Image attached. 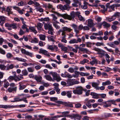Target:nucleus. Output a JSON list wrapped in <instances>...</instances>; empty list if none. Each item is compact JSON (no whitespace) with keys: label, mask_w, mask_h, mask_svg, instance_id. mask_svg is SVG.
I'll return each instance as SVG.
<instances>
[{"label":"nucleus","mask_w":120,"mask_h":120,"mask_svg":"<svg viewBox=\"0 0 120 120\" xmlns=\"http://www.w3.org/2000/svg\"><path fill=\"white\" fill-rule=\"evenodd\" d=\"M79 14V12H76L72 11L70 13V15L65 13L63 14H60L59 16H61L65 19H67L71 20L74 19L75 17Z\"/></svg>","instance_id":"obj_1"},{"label":"nucleus","mask_w":120,"mask_h":120,"mask_svg":"<svg viewBox=\"0 0 120 120\" xmlns=\"http://www.w3.org/2000/svg\"><path fill=\"white\" fill-rule=\"evenodd\" d=\"M76 89L73 90V93L75 94L80 95L82 94L84 89L81 86L76 87Z\"/></svg>","instance_id":"obj_2"},{"label":"nucleus","mask_w":120,"mask_h":120,"mask_svg":"<svg viewBox=\"0 0 120 120\" xmlns=\"http://www.w3.org/2000/svg\"><path fill=\"white\" fill-rule=\"evenodd\" d=\"M113 100H109L103 102L101 103V105H103L104 108L111 107L112 104H113Z\"/></svg>","instance_id":"obj_3"},{"label":"nucleus","mask_w":120,"mask_h":120,"mask_svg":"<svg viewBox=\"0 0 120 120\" xmlns=\"http://www.w3.org/2000/svg\"><path fill=\"white\" fill-rule=\"evenodd\" d=\"M5 26L8 27L7 29L9 30H12V28L15 29L17 28V24L15 23L11 24H9L8 23H6L5 24Z\"/></svg>","instance_id":"obj_4"},{"label":"nucleus","mask_w":120,"mask_h":120,"mask_svg":"<svg viewBox=\"0 0 120 120\" xmlns=\"http://www.w3.org/2000/svg\"><path fill=\"white\" fill-rule=\"evenodd\" d=\"M47 7L48 8L50 12L53 13L57 15L58 16H60V14L54 11L55 10V9L53 7V6L52 4L49 3H48Z\"/></svg>","instance_id":"obj_5"},{"label":"nucleus","mask_w":120,"mask_h":120,"mask_svg":"<svg viewBox=\"0 0 120 120\" xmlns=\"http://www.w3.org/2000/svg\"><path fill=\"white\" fill-rule=\"evenodd\" d=\"M53 77L54 80H56L58 82L60 81L61 79L59 75L57 73L55 72H52L51 74Z\"/></svg>","instance_id":"obj_6"},{"label":"nucleus","mask_w":120,"mask_h":120,"mask_svg":"<svg viewBox=\"0 0 120 120\" xmlns=\"http://www.w3.org/2000/svg\"><path fill=\"white\" fill-rule=\"evenodd\" d=\"M75 47L76 49L78 50V49H79V51L81 52H84L87 53L89 52V50L87 49L81 47H79V46L78 45H75Z\"/></svg>","instance_id":"obj_7"},{"label":"nucleus","mask_w":120,"mask_h":120,"mask_svg":"<svg viewBox=\"0 0 120 120\" xmlns=\"http://www.w3.org/2000/svg\"><path fill=\"white\" fill-rule=\"evenodd\" d=\"M73 0L74 1V3L72 4V6L76 7H79L80 8L81 4V2L78 0Z\"/></svg>","instance_id":"obj_8"},{"label":"nucleus","mask_w":120,"mask_h":120,"mask_svg":"<svg viewBox=\"0 0 120 120\" xmlns=\"http://www.w3.org/2000/svg\"><path fill=\"white\" fill-rule=\"evenodd\" d=\"M72 119L74 118V120H80L82 118V116L78 113L72 114Z\"/></svg>","instance_id":"obj_9"},{"label":"nucleus","mask_w":120,"mask_h":120,"mask_svg":"<svg viewBox=\"0 0 120 120\" xmlns=\"http://www.w3.org/2000/svg\"><path fill=\"white\" fill-rule=\"evenodd\" d=\"M44 27L45 30H47L48 29H51L52 28V25L50 23H45L44 24Z\"/></svg>","instance_id":"obj_10"},{"label":"nucleus","mask_w":120,"mask_h":120,"mask_svg":"<svg viewBox=\"0 0 120 120\" xmlns=\"http://www.w3.org/2000/svg\"><path fill=\"white\" fill-rule=\"evenodd\" d=\"M6 17L4 16L0 15V25L2 26L3 25V24L5 22Z\"/></svg>","instance_id":"obj_11"},{"label":"nucleus","mask_w":120,"mask_h":120,"mask_svg":"<svg viewBox=\"0 0 120 120\" xmlns=\"http://www.w3.org/2000/svg\"><path fill=\"white\" fill-rule=\"evenodd\" d=\"M21 51L22 53L26 55L32 56V54L30 52H29L28 51H26L25 49H22L21 50Z\"/></svg>","instance_id":"obj_12"},{"label":"nucleus","mask_w":120,"mask_h":120,"mask_svg":"<svg viewBox=\"0 0 120 120\" xmlns=\"http://www.w3.org/2000/svg\"><path fill=\"white\" fill-rule=\"evenodd\" d=\"M48 49L51 50H53L55 49L56 50V51H57L58 48L55 45H49L48 47Z\"/></svg>","instance_id":"obj_13"},{"label":"nucleus","mask_w":120,"mask_h":120,"mask_svg":"<svg viewBox=\"0 0 120 120\" xmlns=\"http://www.w3.org/2000/svg\"><path fill=\"white\" fill-rule=\"evenodd\" d=\"M71 26L74 29L75 32L77 34L79 33V31H78L77 26L75 24H73L71 25Z\"/></svg>","instance_id":"obj_14"},{"label":"nucleus","mask_w":120,"mask_h":120,"mask_svg":"<svg viewBox=\"0 0 120 120\" xmlns=\"http://www.w3.org/2000/svg\"><path fill=\"white\" fill-rule=\"evenodd\" d=\"M88 26L90 27H91L94 26L93 20L91 19H89L88 20Z\"/></svg>","instance_id":"obj_15"},{"label":"nucleus","mask_w":120,"mask_h":120,"mask_svg":"<svg viewBox=\"0 0 120 120\" xmlns=\"http://www.w3.org/2000/svg\"><path fill=\"white\" fill-rule=\"evenodd\" d=\"M43 26V24L42 23L39 22L38 23L37 26L36 27H37L38 30L40 31L43 30L42 28Z\"/></svg>","instance_id":"obj_16"},{"label":"nucleus","mask_w":120,"mask_h":120,"mask_svg":"<svg viewBox=\"0 0 120 120\" xmlns=\"http://www.w3.org/2000/svg\"><path fill=\"white\" fill-rule=\"evenodd\" d=\"M73 80L69 79H68L67 81V86H69L73 85Z\"/></svg>","instance_id":"obj_17"},{"label":"nucleus","mask_w":120,"mask_h":120,"mask_svg":"<svg viewBox=\"0 0 120 120\" xmlns=\"http://www.w3.org/2000/svg\"><path fill=\"white\" fill-rule=\"evenodd\" d=\"M90 95L92 96V97L94 98L98 99L99 97V94H97L94 92H91L90 93Z\"/></svg>","instance_id":"obj_18"},{"label":"nucleus","mask_w":120,"mask_h":120,"mask_svg":"<svg viewBox=\"0 0 120 120\" xmlns=\"http://www.w3.org/2000/svg\"><path fill=\"white\" fill-rule=\"evenodd\" d=\"M17 89V87H9L8 88L7 90L9 92H11L13 91L16 92Z\"/></svg>","instance_id":"obj_19"},{"label":"nucleus","mask_w":120,"mask_h":120,"mask_svg":"<svg viewBox=\"0 0 120 120\" xmlns=\"http://www.w3.org/2000/svg\"><path fill=\"white\" fill-rule=\"evenodd\" d=\"M34 79L36 80L37 82H41L42 80V78L41 77L37 75L35 76Z\"/></svg>","instance_id":"obj_20"},{"label":"nucleus","mask_w":120,"mask_h":120,"mask_svg":"<svg viewBox=\"0 0 120 120\" xmlns=\"http://www.w3.org/2000/svg\"><path fill=\"white\" fill-rule=\"evenodd\" d=\"M29 29L31 30V31L34 33L35 34L37 33V31L36 30V28L34 26H30L29 27Z\"/></svg>","instance_id":"obj_21"},{"label":"nucleus","mask_w":120,"mask_h":120,"mask_svg":"<svg viewBox=\"0 0 120 120\" xmlns=\"http://www.w3.org/2000/svg\"><path fill=\"white\" fill-rule=\"evenodd\" d=\"M92 85L93 87H94L95 89L99 90V87H98L99 84L97 82H93L92 83Z\"/></svg>","instance_id":"obj_22"},{"label":"nucleus","mask_w":120,"mask_h":120,"mask_svg":"<svg viewBox=\"0 0 120 120\" xmlns=\"http://www.w3.org/2000/svg\"><path fill=\"white\" fill-rule=\"evenodd\" d=\"M63 30L65 32L68 31L70 32L72 30V29H71L70 28L68 27H67L64 26L63 28Z\"/></svg>","instance_id":"obj_23"},{"label":"nucleus","mask_w":120,"mask_h":120,"mask_svg":"<svg viewBox=\"0 0 120 120\" xmlns=\"http://www.w3.org/2000/svg\"><path fill=\"white\" fill-rule=\"evenodd\" d=\"M106 19L108 22H111L114 20L116 19V18L114 17L113 15L112 17L111 18L107 17Z\"/></svg>","instance_id":"obj_24"},{"label":"nucleus","mask_w":120,"mask_h":120,"mask_svg":"<svg viewBox=\"0 0 120 120\" xmlns=\"http://www.w3.org/2000/svg\"><path fill=\"white\" fill-rule=\"evenodd\" d=\"M29 41H30L31 43H38V41L37 38H34L33 39H31V41H30V39H29Z\"/></svg>","instance_id":"obj_25"},{"label":"nucleus","mask_w":120,"mask_h":120,"mask_svg":"<svg viewBox=\"0 0 120 120\" xmlns=\"http://www.w3.org/2000/svg\"><path fill=\"white\" fill-rule=\"evenodd\" d=\"M19 84V89L20 90H22L24 89L26 87V85H23L22 84H21L20 82Z\"/></svg>","instance_id":"obj_26"},{"label":"nucleus","mask_w":120,"mask_h":120,"mask_svg":"<svg viewBox=\"0 0 120 120\" xmlns=\"http://www.w3.org/2000/svg\"><path fill=\"white\" fill-rule=\"evenodd\" d=\"M64 116L63 115H57L53 117H50V120H57L56 118Z\"/></svg>","instance_id":"obj_27"},{"label":"nucleus","mask_w":120,"mask_h":120,"mask_svg":"<svg viewBox=\"0 0 120 120\" xmlns=\"http://www.w3.org/2000/svg\"><path fill=\"white\" fill-rule=\"evenodd\" d=\"M98 63V61L97 59H94L93 60L90 62V64L93 65L94 64H97Z\"/></svg>","instance_id":"obj_28"},{"label":"nucleus","mask_w":120,"mask_h":120,"mask_svg":"<svg viewBox=\"0 0 120 120\" xmlns=\"http://www.w3.org/2000/svg\"><path fill=\"white\" fill-rule=\"evenodd\" d=\"M64 103H65L64 104L65 105V106L66 107H73V105L71 103L69 102L67 103V102H65Z\"/></svg>","instance_id":"obj_29"},{"label":"nucleus","mask_w":120,"mask_h":120,"mask_svg":"<svg viewBox=\"0 0 120 120\" xmlns=\"http://www.w3.org/2000/svg\"><path fill=\"white\" fill-rule=\"evenodd\" d=\"M6 11L8 12V14L9 16L10 15V14H13V12L11 11L9 8L8 7H7Z\"/></svg>","instance_id":"obj_30"},{"label":"nucleus","mask_w":120,"mask_h":120,"mask_svg":"<svg viewBox=\"0 0 120 120\" xmlns=\"http://www.w3.org/2000/svg\"><path fill=\"white\" fill-rule=\"evenodd\" d=\"M14 59L15 60H17L18 61L23 62H25L26 61V60L22 58H19L17 57L14 58Z\"/></svg>","instance_id":"obj_31"},{"label":"nucleus","mask_w":120,"mask_h":120,"mask_svg":"<svg viewBox=\"0 0 120 120\" xmlns=\"http://www.w3.org/2000/svg\"><path fill=\"white\" fill-rule=\"evenodd\" d=\"M79 14L78 15H77L78 16L79 19V20L80 21H84L85 20L84 18H83L81 15H80V13L79 12Z\"/></svg>","instance_id":"obj_32"},{"label":"nucleus","mask_w":120,"mask_h":120,"mask_svg":"<svg viewBox=\"0 0 120 120\" xmlns=\"http://www.w3.org/2000/svg\"><path fill=\"white\" fill-rule=\"evenodd\" d=\"M8 79L10 81H11L10 80H14L15 82H17L18 80L17 79L15 78L13 76H10L8 78Z\"/></svg>","instance_id":"obj_33"},{"label":"nucleus","mask_w":120,"mask_h":120,"mask_svg":"<svg viewBox=\"0 0 120 120\" xmlns=\"http://www.w3.org/2000/svg\"><path fill=\"white\" fill-rule=\"evenodd\" d=\"M76 39H73L70 40L69 41V43L70 44L77 43Z\"/></svg>","instance_id":"obj_34"},{"label":"nucleus","mask_w":120,"mask_h":120,"mask_svg":"<svg viewBox=\"0 0 120 120\" xmlns=\"http://www.w3.org/2000/svg\"><path fill=\"white\" fill-rule=\"evenodd\" d=\"M102 25L103 26L107 27H109L110 26V25L109 24L105 21L102 23Z\"/></svg>","instance_id":"obj_35"},{"label":"nucleus","mask_w":120,"mask_h":120,"mask_svg":"<svg viewBox=\"0 0 120 120\" xmlns=\"http://www.w3.org/2000/svg\"><path fill=\"white\" fill-rule=\"evenodd\" d=\"M78 69V68H69L68 71L71 73H73L74 72L75 70H76Z\"/></svg>","instance_id":"obj_36"},{"label":"nucleus","mask_w":120,"mask_h":120,"mask_svg":"<svg viewBox=\"0 0 120 120\" xmlns=\"http://www.w3.org/2000/svg\"><path fill=\"white\" fill-rule=\"evenodd\" d=\"M10 107L9 105H0V108H3L7 109L8 108H10Z\"/></svg>","instance_id":"obj_37"},{"label":"nucleus","mask_w":120,"mask_h":120,"mask_svg":"<svg viewBox=\"0 0 120 120\" xmlns=\"http://www.w3.org/2000/svg\"><path fill=\"white\" fill-rule=\"evenodd\" d=\"M111 84V82L109 80H107L105 82H103L102 84L103 86H105L106 85H110Z\"/></svg>","instance_id":"obj_38"},{"label":"nucleus","mask_w":120,"mask_h":120,"mask_svg":"<svg viewBox=\"0 0 120 120\" xmlns=\"http://www.w3.org/2000/svg\"><path fill=\"white\" fill-rule=\"evenodd\" d=\"M48 33L49 34H50L52 35H53L54 34L53 32L54 29L53 28L51 29H49L48 30Z\"/></svg>","instance_id":"obj_39"},{"label":"nucleus","mask_w":120,"mask_h":120,"mask_svg":"<svg viewBox=\"0 0 120 120\" xmlns=\"http://www.w3.org/2000/svg\"><path fill=\"white\" fill-rule=\"evenodd\" d=\"M72 92L71 91H68L67 92V95L69 98H70L72 97Z\"/></svg>","instance_id":"obj_40"},{"label":"nucleus","mask_w":120,"mask_h":120,"mask_svg":"<svg viewBox=\"0 0 120 120\" xmlns=\"http://www.w3.org/2000/svg\"><path fill=\"white\" fill-rule=\"evenodd\" d=\"M41 40L45 41V40L46 36L43 35H40L39 36Z\"/></svg>","instance_id":"obj_41"},{"label":"nucleus","mask_w":120,"mask_h":120,"mask_svg":"<svg viewBox=\"0 0 120 120\" xmlns=\"http://www.w3.org/2000/svg\"><path fill=\"white\" fill-rule=\"evenodd\" d=\"M12 74L13 75H14L13 76L16 79H17L18 81H19L20 80V79L19 77L17 76L16 74V72H12Z\"/></svg>","instance_id":"obj_42"},{"label":"nucleus","mask_w":120,"mask_h":120,"mask_svg":"<svg viewBox=\"0 0 120 120\" xmlns=\"http://www.w3.org/2000/svg\"><path fill=\"white\" fill-rule=\"evenodd\" d=\"M51 15L53 17L52 21H55L56 22H57V21H56L57 19V17L53 14H52Z\"/></svg>","instance_id":"obj_43"},{"label":"nucleus","mask_w":120,"mask_h":120,"mask_svg":"<svg viewBox=\"0 0 120 120\" xmlns=\"http://www.w3.org/2000/svg\"><path fill=\"white\" fill-rule=\"evenodd\" d=\"M48 39L49 41H51L52 42L55 41L54 38L52 36L50 37H48Z\"/></svg>","instance_id":"obj_44"},{"label":"nucleus","mask_w":120,"mask_h":120,"mask_svg":"<svg viewBox=\"0 0 120 120\" xmlns=\"http://www.w3.org/2000/svg\"><path fill=\"white\" fill-rule=\"evenodd\" d=\"M120 13L118 12L115 13L114 15H113L114 17L116 18V17H120Z\"/></svg>","instance_id":"obj_45"},{"label":"nucleus","mask_w":120,"mask_h":120,"mask_svg":"<svg viewBox=\"0 0 120 120\" xmlns=\"http://www.w3.org/2000/svg\"><path fill=\"white\" fill-rule=\"evenodd\" d=\"M40 53L45 55L46 53L48 52V51L45 50L40 49Z\"/></svg>","instance_id":"obj_46"},{"label":"nucleus","mask_w":120,"mask_h":120,"mask_svg":"<svg viewBox=\"0 0 120 120\" xmlns=\"http://www.w3.org/2000/svg\"><path fill=\"white\" fill-rule=\"evenodd\" d=\"M22 73L23 75L24 76L27 75L28 74V73L27 71L26 70L22 71Z\"/></svg>","instance_id":"obj_47"},{"label":"nucleus","mask_w":120,"mask_h":120,"mask_svg":"<svg viewBox=\"0 0 120 120\" xmlns=\"http://www.w3.org/2000/svg\"><path fill=\"white\" fill-rule=\"evenodd\" d=\"M4 87L7 88L9 86V84L8 82H6L4 83Z\"/></svg>","instance_id":"obj_48"},{"label":"nucleus","mask_w":120,"mask_h":120,"mask_svg":"<svg viewBox=\"0 0 120 120\" xmlns=\"http://www.w3.org/2000/svg\"><path fill=\"white\" fill-rule=\"evenodd\" d=\"M104 48L105 49H106L108 51L113 53V51L111 49H108L106 47H105Z\"/></svg>","instance_id":"obj_49"},{"label":"nucleus","mask_w":120,"mask_h":120,"mask_svg":"<svg viewBox=\"0 0 120 120\" xmlns=\"http://www.w3.org/2000/svg\"><path fill=\"white\" fill-rule=\"evenodd\" d=\"M107 45L112 47L113 48L115 47V45L112 42H111L110 43H107Z\"/></svg>","instance_id":"obj_50"},{"label":"nucleus","mask_w":120,"mask_h":120,"mask_svg":"<svg viewBox=\"0 0 120 120\" xmlns=\"http://www.w3.org/2000/svg\"><path fill=\"white\" fill-rule=\"evenodd\" d=\"M83 27L84 26H83L82 24H81L80 25L78 28V31H79V30H81L83 29Z\"/></svg>","instance_id":"obj_51"},{"label":"nucleus","mask_w":120,"mask_h":120,"mask_svg":"<svg viewBox=\"0 0 120 120\" xmlns=\"http://www.w3.org/2000/svg\"><path fill=\"white\" fill-rule=\"evenodd\" d=\"M46 79L49 81H51L52 80V77L49 75H47L45 76Z\"/></svg>","instance_id":"obj_52"},{"label":"nucleus","mask_w":120,"mask_h":120,"mask_svg":"<svg viewBox=\"0 0 120 120\" xmlns=\"http://www.w3.org/2000/svg\"><path fill=\"white\" fill-rule=\"evenodd\" d=\"M98 54H99L100 56H103L104 55V53L102 52L101 50H100V51L98 52Z\"/></svg>","instance_id":"obj_53"},{"label":"nucleus","mask_w":120,"mask_h":120,"mask_svg":"<svg viewBox=\"0 0 120 120\" xmlns=\"http://www.w3.org/2000/svg\"><path fill=\"white\" fill-rule=\"evenodd\" d=\"M75 107L77 108H80L82 105L80 103H77L75 105Z\"/></svg>","instance_id":"obj_54"},{"label":"nucleus","mask_w":120,"mask_h":120,"mask_svg":"<svg viewBox=\"0 0 120 120\" xmlns=\"http://www.w3.org/2000/svg\"><path fill=\"white\" fill-rule=\"evenodd\" d=\"M88 60L86 59H84L82 61L80 62L81 64H83L85 63H87L88 62Z\"/></svg>","instance_id":"obj_55"},{"label":"nucleus","mask_w":120,"mask_h":120,"mask_svg":"<svg viewBox=\"0 0 120 120\" xmlns=\"http://www.w3.org/2000/svg\"><path fill=\"white\" fill-rule=\"evenodd\" d=\"M96 45L97 46H100L101 45L104 46V44L102 43L98 42L96 44Z\"/></svg>","instance_id":"obj_56"},{"label":"nucleus","mask_w":120,"mask_h":120,"mask_svg":"<svg viewBox=\"0 0 120 120\" xmlns=\"http://www.w3.org/2000/svg\"><path fill=\"white\" fill-rule=\"evenodd\" d=\"M61 49L63 51L65 52H67V50H68L67 48L64 46L63 47H62Z\"/></svg>","instance_id":"obj_57"},{"label":"nucleus","mask_w":120,"mask_h":120,"mask_svg":"<svg viewBox=\"0 0 120 120\" xmlns=\"http://www.w3.org/2000/svg\"><path fill=\"white\" fill-rule=\"evenodd\" d=\"M6 56L7 58H10L12 57V55L11 53H8L7 54Z\"/></svg>","instance_id":"obj_58"},{"label":"nucleus","mask_w":120,"mask_h":120,"mask_svg":"<svg viewBox=\"0 0 120 120\" xmlns=\"http://www.w3.org/2000/svg\"><path fill=\"white\" fill-rule=\"evenodd\" d=\"M111 115L110 113H105L104 115V117L105 118H107L108 117H110Z\"/></svg>","instance_id":"obj_59"},{"label":"nucleus","mask_w":120,"mask_h":120,"mask_svg":"<svg viewBox=\"0 0 120 120\" xmlns=\"http://www.w3.org/2000/svg\"><path fill=\"white\" fill-rule=\"evenodd\" d=\"M99 96H100L102 98H105V97L106 96V94H99Z\"/></svg>","instance_id":"obj_60"},{"label":"nucleus","mask_w":120,"mask_h":120,"mask_svg":"<svg viewBox=\"0 0 120 120\" xmlns=\"http://www.w3.org/2000/svg\"><path fill=\"white\" fill-rule=\"evenodd\" d=\"M50 99L51 101H54L57 100V98L55 97H52L50 98Z\"/></svg>","instance_id":"obj_61"},{"label":"nucleus","mask_w":120,"mask_h":120,"mask_svg":"<svg viewBox=\"0 0 120 120\" xmlns=\"http://www.w3.org/2000/svg\"><path fill=\"white\" fill-rule=\"evenodd\" d=\"M25 32L23 31V30L22 29H21L20 30V31L19 33V34L20 35H22L24 34Z\"/></svg>","instance_id":"obj_62"},{"label":"nucleus","mask_w":120,"mask_h":120,"mask_svg":"<svg viewBox=\"0 0 120 120\" xmlns=\"http://www.w3.org/2000/svg\"><path fill=\"white\" fill-rule=\"evenodd\" d=\"M92 44V43L90 42H87L86 44V46L89 47H91V45Z\"/></svg>","instance_id":"obj_63"},{"label":"nucleus","mask_w":120,"mask_h":120,"mask_svg":"<svg viewBox=\"0 0 120 120\" xmlns=\"http://www.w3.org/2000/svg\"><path fill=\"white\" fill-rule=\"evenodd\" d=\"M89 117L87 116H84L82 118V120H89Z\"/></svg>","instance_id":"obj_64"}]
</instances>
